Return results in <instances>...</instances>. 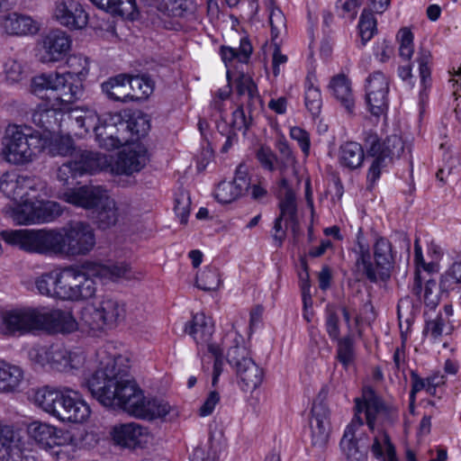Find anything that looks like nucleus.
I'll list each match as a JSON object with an SVG mask.
<instances>
[{
	"label": "nucleus",
	"instance_id": "15",
	"mask_svg": "<svg viewBox=\"0 0 461 461\" xmlns=\"http://www.w3.org/2000/svg\"><path fill=\"white\" fill-rule=\"evenodd\" d=\"M55 409L58 412H50L62 421L80 423L89 417L90 407L79 398L77 392L63 387L60 397L55 402Z\"/></svg>",
	"mask_w": 461,
	"mask_h": 461
},
{
	"label": "nucleus",
	"instance_id": "37",
	"mask_svg": "<svg viewBox=\"0 0 461 461\" xmlns=\"http://www.w3.org/2000/svg\"><path fill=\"white\" fill-rule=\"evenodd\" d=\"M23 379L21 367L0 360V392H14Z\"/></svg>",
	"mask_w": 461,
	"mask_h": 461
},
{
	"label": "nucleus",
	"instance_id": "12",
	"mask_svg": "<svg viewBox=\"0 0 461 461\" xmlns=\"http://www.w3.org/2000/svg\"><path fill=\"white\" fill-rule=\"evenodd\" d=\"M13 209V218L22 225L50 222L62 214L60 204L54 201H33L34 194Z\"/></svg>",
	"mask_w": 461,
	"mask_h": 461
},
{
	"label": "nucleus",
	"instance_id": "8",
	"mask_svg": "<svg viewBox=\"0 0 461 461\" xmlns=\"http://www.w3.org/2000/svg\"><path fill=\"white\" fill-rule=\"evenodd\" d=\"M232 342L233 345L227 352V361L236 373L240 389L243 392H253L263 381V369L250 357L241 335L235 332Z\"/></svg>",
	"mask_w": 461,
	"mask_h": 461
},
{
	"label": "nucleus",
	"instance_id": "54",
	"mask_svg": "<svg viewBox=\"0 0 461 461\" xmlns=\"http://www.w3.org/2000/svg\"><path fill=\"white\" fill-rule=\"evenodd\" d=\"M4 73L6 81L11 84L19 83L27 77L24 64L15 59H9L5 62Z\"/></svg>",
	"mask_w": 461,
	"mask_h": 461
},
{
	"label": "nucleus",
	"instance_id": "59",
	"mask_svg": "<svg viewBox=\"0 0 461 461\" xmlns=\"http://www.w3.org/2000/svg\"><path fill=\"white\" fill-rule=\"evenodd\" d=\"M325 328L329 337L332 340L339 338V317L334 307L328 305L325 310Z\"/></svg>",
	"mask_w": 461,
	"mask_h": 461
},
{
	"label": "nucleus",
	"instance_id": "34",
	"mask_svg": "<svg viewBox=\"0 0 461 461\" xmlns=\"http://www.w3.org/2000/svg\"><path fill=\"white\" fill-rule=\"evenodd\" d=\"M129 76L121 74L109 78L102 84V90L106 96L118 102H128L134 99V95L129 91Z\"/></svg>",
	"mask_w": 461,
	"mask_h": 461
},
{
	"label": "nucleus",
	"instance_id": "18",
	"mask_svg": "<svg viewBox=\"0 0 461 461\" xmlns=\"http://www.w3.org/2000/svg\"><path fill=\"white\" fill-rule=\"evenodd\" d=\"M148 150L142 144H133L118 153L116 159L112 156V174L131 176L140 172L148 163Z\"/></svg>",
	"mask_w": 461,
	"mask_h": 461
},
{
	"label": "nucleus",
	"instance_id": "25",
	"mask_svg": "<svg viewBox=\"0 0 461 461\" xmlns=\"http://www.w3.org/2000/svg\"><path fill=\"white\" fill-rule=\"evenodd\" d=\"M29 438L41 448L52 450L64 444L63 431L50 424L33 421L27 428Z\"/></svg>",
	"mask_w": 461,
	"mask_h": 461
},
{
	"label": "nucleus",
	"instance_id": "5",
	"mask_svg": "<svg viewBox=\"0 0 461 461\" xmlns=\"http://www.w3.org/2000/svg\"><path fill=\"white\" fill-rule=\"evenodd\" d=\"M355 271L372 283L386 281L391 276L396 252L385 237H377L373 244V258L369 245L365 241L362 230L357 235Z\"/></svg>",
	"mask_w": 461,
	"mask_h": 461
},
{
	"label": "nucleus",
	"instance_id": "19",
	"mask_svg": "<svg viewBox=\"0 0 461 461\" xmlns=\"http://www.w3.org/2000/svg\"><path fill=\"white\" fill-rule=\"evenodd\" d=\"M121 122V114L110 113L102 120L100 124L96 125L95 133L100 147L114 149L128 144V139Z\"/></svg>",
	"mask_w": 461,
	"mask_h": 461
},
{
	"label": "nucleus",
	"instance_id": "52",
	"mask_svg": "<svg viewBox=\"0 0 461 461\" xmlns=\"http://www.w3.org/2000/svg\"><path fill=\"white\" fill-rule=\"evenodd\" d=\"M281 219H285L286 221H290L293 224L297 222V206L295 194L292 189H288L285 197L279 203Z\"/></svg>",
	"mask_w": 461,
	"mask_h": 461
},
{
	"label": "nucleus",
	"instance_id": "30",
	"mask_svg": "<svg viewBox=\"0 0 461 461\" xmlns=\"http://www.w3.org/2000/svg\"><path fill=\"white\" fill-rule=\"evenodd\" d=\"M1 27L9 35L22 36L36 34L41 24L30 16L11 13L2 16Z\"/></svg>",
	"mask_w": 461,
	"mask_h": 461
},
{
	"label": "nucleus",
	"instance_id": "23",
	"mask_svg": "<svg viewBox=\"0 0 461 461\" xmlns=\"http://www.w3.org/2000/svg\"><path fill=\"white\" fill-rule=\"evenodd\" d=\"M329 409L323 402H314L312 408V444L318 448H324L330 433Z\"/></svg>",
	"mask_w": 461,
	"mask_h": 461
},
{
	"label": "nucleus",
	"instance_id": "10",
	"mask_svg": "<svg viewBox=\"0 0 461 461\" xmlns=\"http://www.w3.org/2000/svg\"><path fill=\"white\" fill-rule=\"evenodd\" d=\"M125 315L123 303L110 296H104L97 304L85 307L81 319L91 330H100L115 327L124 320Z\"/></svg>",
	"mask_w": 461,
	"mask_h": 461
},
{
	"label": "nucleus",
	"instance_id": "63",
	"mask_svg": "<svg viewBox=\"0 0 461 461\" xmlns=\"http://www.w3.org/2000/svg\"><path fill=\"white\" fill-rule=\"evenodd\" d=\"M208 352L214 357L212 384L216 386L222 373V351L219 346H210Z\"/></svg>",
	"mask_w": 461,
	"mask_h": 461
},
{
	"label": "nucleus",
	"instance_id": "56",
	"mask_svg": "<svg viewBox=\"0 0 461 461\" xmlns=\"http://www.w3.org/2000/svg\"><path fill=\"white\" fill-rule=\"evenodd\" d=\"M430 61V51L420 48L418 52L417 62L419 63L420 83L424 89L430 86V68L429 66Z\"/></svg>",
	"mask_w": 461,
	"mask_h": 461
},
{
	"label": "nucleus",
	"instance_id": "36",
	"mask_svg": "<svg viewBox=\"0 0 461 461\" xmlns=\"http://www.w3.org/2000/svg\"><path fill=\"white\" fill-rule=\"evenodd\" d=\"M74 134L83 137L89 132L90 130L95 131L99 121L97 115L90 111H83L78 109L72 110L68 114Z\"/></svg>",
	"mask_w": 461,
	"mask_h": 461
},
{
	"label": "nucleus",
	"instance_id": "7",
	"mask_svg": "<svg viewBox=\"0 0 461 461\" xmlns=\"http://www.w3.org/2000/svg\"><path fill=\"white\" fill-rule=\"evenodd\" d=\"M62 199L84 209L100 207L96 221L101 229H108L118 221L119 213L116 203L102 185H84L77 189L68 190L62 194Z\"/></svg>",
	"mask_w": 461,
	"mask_h": 461
},
{
	"label": "nucleus",
	"instance_id": "11",
	"mask_svg": "<svg viewBox=\"0 0 461 461\" xmlns=\"http://www.w3.org/2000/svg\"><path fill=\"white\" fill-rule=\"evenodd\" d=\"M357 413L365 412L366 420L371 430L375 429L377 420L393 423L398 420V409L387 404L370 386H365L362 396L355 399Z\"/></svg>",
	"mask_w": 461,
	"mask_h": 461
},
{
	"label": "nucleus",
	"instance_id": "61",
	"mask_svg": "<svg viewBox=\"0 0 461 461\" xmlns=\"http://www.w3.org/2000/svg\"><path fill=\"white\" fill-rule=\"evenodd\" d=\"M290 137L297 141L303 153L307 157L311 148L310 134L303 128L294 126L290 129Z\"/></svg>",
	"mask_w": 461,
	"mask_h": 461
},
{
	"label": "nucleus",
	"instance_id": "53",
	"mask_svg": "<svg viewBox=\"0 0 461 461\" xmlns=\"http://www.w3.org/2000/svg\"><path fill=\"white\" fill-rule=\"evenodd\" d=\"M75 149L74 140L69 135L54 137L49 146L50 153L52 156H71Z\"/></svg>",
	"mask_w": 461,
	"mask_h": 461
},
{
	"label": "nucleus",
	"instance_id": "6",
	"mask_svg": "<svg viewBox=\"0 0 461 461\" xmlns=\"http://www.w3.org/2000/svg\"><path fill=\"white\" fill-rule=\"evenodd\" d=\"M3 159L13 166L32 163L42 150L45 140L41 133L25 124H9L1 142Z\"/></svg>",
	"mask_w": 461,
	"mask_h": 461
},
{
	"label": "nucleus",
	"instance_id": "31",
	"mask_svg": "<svg viewBox=\"0 0 461 461\" xmlns=\"http://www.w3.org/2000/svg\"><path fill=\"white\" fill-rule=\"evenodd\" d=\"M438 284L434 279L425 280L424 287L422 285V277L419 271L415 272L411 293L420 300L422 298L425 306L429 310H435L439 303L440 296Z\"/></svg>",
	"mask_w": 461,
	"mask_h": 461
},
{
	"label": "nucleus",
	"instance_id": "27",
	"mask_svg": "<svg viewBox=\"0 0 461 461\" xmlns=\"http://www.w3.org/2000/svg\"><path fill=\"white\" fill-rule=\"evenodd\" d=\"M185 331L193 337L198 346L199 352L206 348L209 351L210 346H218L212 342L214 331L213 324L210 318L203 313H196L192 320L185 326Z\"/></svg>",
	"mask_w": 461,
	"mask_h": 461
},
{
	"label": "nucleus",
	"instance_id": "17",
	"mask_svg": "<svg viewBox=\"0 0 461 461\" xmlns=\"http://www.w3.org/2000/svg\"><path fill=\"white\" fill-rule=\"evenodd\" d=\"M52 18L69 30H82L88 23V14L78 0H57Z\"/></svg>",
	"mask_w": 461,
	"mask_h": 461
},
{
	"label": "nucleus",
	"instance_id": "14",
	"mask_svg": "<svg viewBox=\"0 0 461 461\" xmlns=\"http://www.w3.org/2000/svg\"><path fill=\"white\" fill-rule=\"evenodd\" d=\"M72 46L69 34L56 28L42 33L38 41L42 63H55L65 59Z\"/></svg>",
	"mask_w": 461,
	"mask_h": 461
},
{
	"label": "nucleus",
	"instance_id": "20",
	"mask_svg": "<svg viewBox=\"0 0 461 461\" xmlns=\"http://www.w3.org/2000/svg\"><path fill=\"white\" fill-rule=\"evenodd\" d=\"M39 331L50 333H71L77 322L71 312L61 309L39 308Z\"/></svg>",
	"mask_w": 461,
	"mask_h": 461
},
{
	"label": "nucleus",
	"instance_id": "26",
	"mask_svg": "<svg viewBox=\"0 0 461 461\" xmlns=\"http://www.w3.org/2000/svg\"><path fill=\"white\" fill-rule=\"evenodd\" d=\"M85 359L83 351L79 349L71 351L61 343L50 346V367L57 371L78 369L84 365Z\"/></svg>",
	"mask_w": 461,
	"mask_h": 461
},
{
	"label": "nucleus",
	"instance_id": "51",
	"mask_svg": "<svg viewBox=\"0 0 461 461\" xmlns=\"http://www.w3.org/2000/svg\"><path fill=\"white\" fill-rule=\"evenodd\" d=\"M376 25L377 22L373 12L364 9L358 23L359 34L363 46L373 38L375 32L377 31Z\"/></svg>",
	"mask_w": 461,
	"mask_h": 461
},
{
	"label": "nucleus",
	"instance_id": "50",
	"mask_svg": "<svg viewBox=\"0 0 461 461\" xmlns=\"http://www.w3.org/2000/svg\"><path fill=\"white\" fill-rule=\"evenodd\" d=\"M236 89L239 95H248V106L251 107L259 101L258 88L251 77L241 74L236 79Z\"/></svg>",
	"mask_w": 461,
	"mask_h": 461
},
{
	"label": "nucleus",
	"instance_id": "58",
	"mask_svg": "<svg viewBox=\"0 0 461 461\" xmlns=\"http://www.w3.org/2000/svg\"><path fill=\"white\" fill-rule=\"evenodd\" d=\"M81 176L82 174L76 159L62 164L57 170V178L64 185H69L70 179H75Z\"/></svg>",
	"mask_w": 461,
	"mask_h": 461
},
{
	"label": "nucleus",
	"instance_id": "43",
	"mask_svg": "<svg viewBox=\"0 0 461 461\" xmlns=\"http://www.w3.org/2000/svg\"><path fill=\"white\" fill-rule=\"evenodd\" d=\"M314 79L310 75L305 79L304 104L312 116H318L322 106V98L319 87L314 86Z\"/></svg>",
	"mask_w": 461,
	"mask_h": 461
},
{
	"label": "nucleus",
	"instance_id": "60",
	"mask_svg": "<svg viewBox=\"0 0 461 461\" xmlns=\"http://www.w3.org/2000/svg\"><path fill=\"white\" fill-rule=\"evenodd\" d=\"M191 201L188 194L181 193L175 199L174 211L182 224H186L190 213Z\"/></svg>",
	"mask_w": 461,
	"mask_h": 461
},
{
	"label": "nucleus",
	"instance_id": "42",
	"mask_svg": "<svg viewBox=\"0 0 461 461\" xmlns=\"http://www.w3.org/2000/svg\"><path fill=\"white\" fill-rule=\"evenodd\" d=\"M252 50L250 41L247 38H242L238 49L222 46L221 48V56L226 66L228 62H231L234 59L240 63H248Z\"/></svg>",
	"mask_w": 461,
	"mask_h": 461
},
{
	"label": "nucleus",
	"instance_id": "28",
	"mask_svg": "<svg viewBox=\"0 0 461 461\" xmlns=\"http://www.w3.org/2000/svg\"><path fill=\"white\" fill-rule=\"evenodd\" d=\"M111 435L116 445L122 447L135 448L146 441L148 430L138 423L130 422L115 425Z\"/></svg>",
	"mask_w": 461,
	"mask_h": 461
},
{
	"label": "nucleus",
	"instance_id": "64",
	"mask_svg": "<svg viewBox=\"0 0 461 461\" xmlns=\"http://www.w3.org/2000/svg\"><path fill=\"white\" fill-rule=\"evenodd\" d=\"M251 119H248L246 117L244 109L242 105L239 106L233 113H232V121H231V127L233 128L232 131L235 132L237 131H244V133L249 130L250 126Z\"/></svg>",
	"mask_w": 461,
	"mask_h": 461
},
{
	"label": "nucleus",
	"instance_id": "38",
	"mask_svg": "<svg viewBox=\"0 0 461 461\" xmlns=\"http://www.w3.org/2000/svg\"><path fill=\"white\" fill-rule=\"evenodd\" d=\"M330 88L335 98L339 100L348 112H352L354 97L348 78L345 75L334 77L330 83Z\"/></svg>",
	"mask_w": 461,
	"mask_h": 461
},
{
	"label": "nucleus",
	"instance_id": "48",
	"mask_svg": "<svg viewBox=\"0 0 461 461\" xmlns=\"http://www.w3.org/2000/svg\"><path fill=\"white\" fill-rule=\"evenodd\" d=\"M128 85L136 99L147 98L154 90V81L148 75L129 77Z\"/></svg>",
	"mask_w": 461,
	"mask_h": 461
},
{
	"label": "nucleus",
	"instance_id": "41",
	"mask_svg": "<svg viewBox=\"0 0 461 461\" xmlns=\"http://www.w3.org/2000/svg\"><path fill=\"white\" fill-rule=\"evenodd\" d=\"M97 8L113 14L130 17L136 10L135 0H89Z\"/></svg>",
	"mask_w": 461,
	"mask_h": 461
},
{
	"label": "nucleus",
	"instance_id": "1",
	"mask_svg": "<svg viewBox=\"0 0 461 461\" xmlns=\"http://www.w3.org/2000/svg\"><path fill=\"white\" fill-rule=\"evenodd\" d=\"M92 395L104 406L122 409L140 419L154 420L169 413L170 405L156 398L148 399L130 374L129 359L122 356L101 361L87 379Z\"/></svg>",
	"mask_w": 461,
	"mask_h": 461
},
{
	"label": "nucleus",
	"instance_id": "62",
	"mask_svg": "<svg viewBox=\"0 0 461 461\" xmlns=\"http://www.w3.org/2000/svg\"><path fill=\"white\" fill-rule=\"evenodd\" d=\"M29 358L41 367L49 365L50 366V347H36L29 351Z\"/></svg>",
	"mask_w": 461,
	"mask_h": 461
},
{
	"label": "nucleus",
	"instance_id": "16",
	"mask_svg": "<svg viewBox=\"0 0 461 461\" xmlns=\"http://www.w3.org/2000/svg\"><path fill=\"white\" fill-rule=\"evenodd\" d=\"M388 78L381 72L375 71L366 79V103L368 112L375 117L385 115L388 110Z\"/></svg>",
	"mask_w": 461,
	"mask_h": 461
},
{
	"label": "nucleus",
	"instance_id": "4",
	"mask_svg": "<svg viewBox=\"0 0 461 461\" xmlns=\"http://www.w3.org/2000/svg\"><path fill=\"white\" fill-rule=\"evenodd\" d=\"M71 70L63 73L41 74L32 79V92L42 99L54 101L60 107L79 100L83 94L82 77L88 74L87 59L73 56L68 59Z\"/></svg>",
	"mask_w": 461,
	"mask_h": 461
},
{
	"label": "nucleus",
	"instance_id": "46",
	"mask_svg": "<svg viewBox=\"0 0 461 461\" xmlns=\"http://www.w3.org/2000/svg\"><path fill=\"white\" fill-rule=\"evenodd\" d=\"M461 285V260L454 262L440 276L441 293L455 291Z\"/></svg>",
	"mask_w": 461,
	"mask_h": 461
},
{
	"label": "nucleus",
	"instance_id": "57",
	"mask_svg": "<svg viewBox=\"0 0 461 461\" xmlns=\"http://www.w3.org/2000/svg\"><path fill=\"white\" fill-rule=\"evenodd\" d=\"M399 55L403 59L409 60L414 51L413 48V33L408 28H402L398 34Z\"/></svg>",
	"mask_w": 461,
	"mask_h": 461
},
{
	"label": "nucleus",
	"instance_id": "39",
	"mask_svg": "<svg viewBox=\"0 0 461 461\" xmlns=\"http://www.w3.org/2000/svg\"><path fill=\"white\" fill-rule=\"evenodd\" d=\"M121 125L126 133L128 144L146 136L150 128L147 116L141 113L131 116L127 121L122 118Z\"/></svg>",
	"mask_w": 461,
	"mask_h": 461
},
{
	"label": "nucleus",
	"instance_id": "3",
	"mask_svg": "<svg viewBox=\"0 0 461 461\" xmlns=\"http://www.w3.org/2000/svg\"><path fill=\"white\" fill-rule=\"evenodd\" d=\"M131 267L125 262L104 265L86 260L77 267L65 268L64 290L60 289L61 300L83 301L92 298L97 290L95 279L100 281L130 279Z\"/></svg>",
	"mask_w": 461,
	"mask_h": 461
},
{
	"label": "nucleus",
	"instance_id": "9",
	"mask_svg": "<svg viewBox=\"0 0 461 461\" xmlns=\"http://www.w3.org/2000/svg\"><path fill=\"white\" fill-rule=\"evenodd\" d=\"M366 142L370 145L367 154L375 158L366 176L367 188L371 190L380 177L382 168L394 158H400L406 149L408 153H411V146L405 147L403 140L397 135L390 136L381 142L377 135L370 133L366 139Z\"/></svg>",
	"mask_w": 461,
	"mask_h": 461
},
{
	"label": "nucleus",
	"instance_id": "13",
	"mask_svg": "<svg viewBox=\"0 0 461 461\" xmlns=\"http://www.w3.org/2000/svg\"><path fill=\"white\" fill-rule=\"evenodd\" d=\"M41 182L39 179L21 176L14 171H6L0 176V192L12 200L15 206L25 203L32 194H35Z\"/></svg>",
	"mask_w": 461,
	"mask_h": 461
},
{
	"label": "nucleus",
	"instance_id": "45",
	"mask_svg": "<svg viewBox=\"0 0 461 461\" xmlns=\"http://www.w3.org/2000/svg\"><path fill=\"white\" fill-rule=\"evenodd\" d=\"M336 340L338 341L336 358L345 369H348L356 358L354 339L351 335H347Z\"/></svg>",
	"mask_w": 461,
	"mask_h": 461
},
{
	"label": "nucleus",
	"instance_id": "55",
	"mask_svg": "<svg viewBox=\"0 0 461 461\" xmlns=\"http://www.w3.org/2000/svg\"><path fill=\"white\" fill-rule=\"evenodd\" d=\"M221 279L216 268H205L196 276V286L203 291H215L220 287Z\"/></svg>",
	"mask_w": 461,
	"mask_h": 461
},
{
	"label": "nucleus",
	"instance_id": "47",
	"mask_svg": "<svg viewBox=\"0 0 461 461\" xmlns=\"http://www.w3.org/2000/svg\"><path fill=\"white\" fill-rule=\"evenodd\" d=\"M194 6V0H158L157 9L165 15L181 17Z\"/></svg>",
	"mask_w": 461,
	"mask_h": 461
},
{
	"label": "nucleus",
	"instance_id": "22",
	"mask_svg": "<svg viewBox=\"0 0 461 461\" xmlns=\"http://www.w3.org/2000/svg\"><path fill=\"white\" fill-rule=\"evenodd\" d=\"M7 335L21 336L39 331V308H19L6 311Z\"/></svg>",
	"mask_w": 461,
	"mask_h": 461
},
{
	"label": "nucleus",
	"instance_id": "29",
	"mask_svg": "<svg viewBox=\"0 0 461 461\" xmlns=\"http://www.w3.org/2000/svg\"><path fill=\"white\" fill-rule=\"evenodd\" d=\"M80 172L83 175L94 174L100 171H105L112 174V155L105 153L80 150L75 158Z\"/></svg>",
	"mask_w": 461,
	"mask_h": 461
},
{
	"label": "nucleus",
	"instance_id": "33",
	"mask_svg": "<svg viewBox=\"0 0 461 461\" xmlns=\"http://www.w3.org/2000/svg\"><path fill=\"white\" fill-rule=\"evenodd\" d=\"M363 425L362 419L356 415L353 420L347 426L340 440V448L349 461H364L366 451L360 450L355 440L356 428Z\"/></svg>",
	"mask_w": 461,
	"mask_h": 461
},
{
	"label": "nucleus",
	"instance_id": "21",
	"mask_svg": "<svg viewBox=\"0 0 461 461\" xmlns=\"http://www.w3.org/2000/svg\"><path fill=\"white\" fill-rule=\"evenodd\" d=\"M250 177L248 167L240 164L235 171L233 181L221 182L215 189L214 196L221 203H230L249 191Z\"/></svg>",
	"mask_w": 461,
	"mask_h": 461
},
{
	"label": "nucleus",
	"instance_id": "32",
	"mask_svg": "<svg viewBox=\"0 0 461 461\" xmlns=\"http://www.w3.org/2000/svg\"><path fill=\"white\" fill-rule=\"evenodd\" d=\"M65 269L41 274L35 279V286L39 294L61 299L60 289L64 290Z\"/></svg>",
	"mask_w": 461,
	"mask_h": 461
},
{
	"label": "nucleus",
	"instance_id": "44",
	"mask_svg": "<svg viewBox=\"0 0 461 461\" xmlns=\"http://www.w3.org/2000/svg\"><path fill=\"white\" fill-rule=\"evenodd\" d=\"M61 389L45 386L38 389L34 393V402L43 411L50 413L58 412L55 409V402L60 397Z\"/></svg>",
	"mask_w": 461,
	"mask_h": 461
},
{
	"label": "nucleus",
	"instance_id": "24",
	"mask_svg": "<svg viewBox=\"0 0 461 461\" xmlns=\"http://www.w3.org/2000/svg\"><path fill=\"white\" fill-rule=\"evenodd\" d=\"M24 442L18 430L13 426H0V460L23 461Z\"/></svg>",
	"mask_w": 461,
	"mask_h": 461
},
{
	"label": "nucleus",
	"instance_id": "2",
	"mask_svg": "<svg viewBox=\"0 0 461 461\" xmlns=\"http://www.w3.org/2000/svg\"><path fill=\"white\" fill-rule=\"evenodd\" d=\"M1 236L9 245L45 257L86 256L96 244L94 229L82 221H69L61 228L4 230Z\"/></svg>",
	"mask_w": 461,
	"mask_h": 461
},
{
	"label": "nucleus",
	"instance_id": "40",
	"mask_svg": "<svg viewBox=\"0 0 461 461\" xmlns=\"http://www.w3.org/2000/svg\"><path fill=\"white\" fill-rule=\"evenodd\" d=\"M49 103V108H39L32 113V122L35 125L50 131L59 125L58 115H60L59 110H61V107L54 101Z\"/></svg>",
	"mask_w": 461,
	"mask_h": 461
},
{
	"label": "nucleus",
	"instance_id": "49",
	"mask_svg": "<svg viewBox=\"0 0 461 461\" xmlns=\"http://www.w3.org/2000/svg\"><path fill=\"white\" fill-rule=\"evenodd\" d=\"M269 24L272 40L275 41L286 32V19L283 11L271 0L268 4Z\"/></svg>",
	"mask_w": 461,
	"mask_h": 461
},
{
	"label": "nucleus",
	"instance_id": "35",
	"mask_svg": "<svg viewBox=\"0 0 461 461\" xmlns=\"http://www.w3.org/2000/svg\"><path fill=\"white\" fill-rule=\"evenodd\" d=\"M365 159V152L361 144L356 141H347L339 149V165L348 170L359 168Z\"/></svg>",
	"mask_w": 461,
	"mask_h": 461
}]
</instances>
